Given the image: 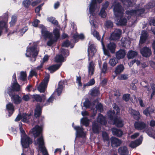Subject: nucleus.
I'll use <instances>...</instances> for the list:
<instances>
[{"label":"nucleus","instance_id":"e433bc0d","mask_svg":"<svg viewBox=\"0 0 155 155\" xmlns=\"http://www.w3.org/2000/svg\"><path fill=\"white\" fill-rule=\"evenodd\" d=\"M117 63L118 60L117 59L115 58L110 59L109 62L110 65L112 67L115 66Z\"/></svg>","mask_w":155,"mask_h":155},{"label":"nucleus","instance_id":"c03bdc74","mask_svg":"<svg viewBox=\"0 0 155 155\" xmlns=\"http://www.w3.org/2000/svg\"><path fill=\"white\" fill-rule=\"evenodd\" d=\"M147 133L150 137L155 138V130L154 131L151 129H149L147 131Z\"/></svg>","mask_w":155,"mask_h":155},{"label":"nucleus","instance_id":"c756f323","mask_svg":"<svg viewBox=\"0 0 155 155\" xmlns=\"http://www.w3.org/2000/svg\"><path fill=\"white\" fill-rule=\"evenodd\" d=\"M31 117L30 115L27 114H23L21 115V120L23 122L28 123Z\"/></svg>","mask_w":155,"mask_h":155},{"label":"nucleus","instance_id":"6e6d98bb","mask_svg":"<svg viewBox=\"0 0 155 155\" xmlns=\"http://www.w3.org/2000/svg\"><path fill=\"white\" fill-rule=\"evenodd\" d=\"M31 3V2L29 0H25L23 2V4L25 7H28Z\"/></svg>","mask_w":155,"mask_h":155},{"label":"nucleus","instance_id":"864d4df0","mask_svg":"<svg viewBox=\"0 0 155 155\" xmlns=\"http://www.w3.org/2000/svg\"><path fill=\"white\" fill-rule=\"evenodd\" d=\"M54 97L53 95L51 97L46 101V103L44 105V106H45L49 104L50 103H51L54 100Z\"/></svg>","mask_w":155,"mask_h":155},{"label":"nucleus","instance_id":"e2e57ef3","mask_svg":"<svg viewBox=\"0 0 155 155\" xmlns=\"http://www.w3.org/2000/svg\"><path fill=\"white\" fill-rule=\"evenodd\" d=\"M153 92L151 95V98H152L154 95L155 94V84H152L151 86Z\"/></svg>","mask_w":155,"mask_h":155},{"label":"nucleus","instance_id":"f257e3e1","mask_svg":"<svg viewBox=\"0 0 155 155\" xmlns=\"http://www.w3.org/2000/svg\"><path fill=\"white\" fill-rule=\"evenodd\" d=\"M113 11L115 16V21L116 24L118 25H125L129 20L132 15H139L143 13L144 10L143 9H140L137 10H128L126 12V16H123L124 9L118 3H115L114 5Z\"/></svg>","mask_w":155,"mask_h":155},{"label":"nucleus","instance_id":"a211bd4d","mask_svg":"<svg viewBox=\"0 0 155 155\" xmlns=\"http://www.w3.org/2000/svg\"><path fill=\"white\" fill-rule=\"evenodd\" d=\"M118 152L120 155H127L129 153L128 149L125 146L120 147L118 149Z\"/></svg>","mask_w":155,"mask_h":155},{"label":"nucleus","instance_id":"a19ab883","mask_svg":"<svg viewBox=\"0 0 155 155\" xmlns=\"http://www.w3.org/2000/svg\"><path fill=\"white\" fill-rule=\"evenodd\" d=\"M6 108L9 111V112H12L11 114L13 113L14 110V106L13 104L11 103H9L7 104L6 106Z\"/></svg>","mask_w":155,"mask_h":155},{"label":"nucleus","instance_id":"9b49d317","mask_svg":"<svg viewBox=\"0 0 155 155\" xmlns=\"http://www.w3.org/2000/svg\"><path fill=\"white\" fill-rule=\"evenodd\" d=\"M121 34V30L119 29H116L111 34L110 37V39L114 41L118 40L120 37Z\"/></svg>","mask_w":155,"mask_h":155},{"label":"nucleus","instance_id":"ddd939ff","mask_svg":"<svg viewBox=\"0 0 155 155\" xmlns=\"http://www.w3.org/2000/svg\"><path fill=\"white\" fill-rule=\"evenodd\" d=\"M97 51V50L94 45H91L88 46V54L89 60L91 57H92Z\"/></svg>","mask_w":155,"mask_h":155},{"label":"nucleus","instance_id":"9d476101","mask_svg":"<svg viewBox=\"0 0 155 155\" xmlns=\"http://www.w3.org/2000/svg\"><path fill=\"white\" fill-rule=\"evenodd\" d=\"M42 130V127L36 125L35 127L30 130V133L32 134L35 137H36L39 135L40 136Z\"/></svg>","mask_w":155,"mask_h":155},{"label":"nucleus","instance_id":"20e7f679","mask_svg":"<svg viewBox=\"0 0 155 155\" xmlns=\"http://www.w3.org/2000/svg\"><path fill=\"white\" fill-rule=\"evenodd\" d=\"M39 28L41 29L42 35L44 38L45 39L47 38L49 39L47 43V45L49 46H51L56 41L57 39L53 37L52 33L47 31L46 28L44 25H40Z\"/></svg>","mask_w":155,"mask_h":155},{"label":"nucleus","instance_id":"c85d7f7f","mask_svg":"<svg viewBox=\"0 0 155 155\" xmlns=\"http://www.w3.org/2000/svg\"><path fill=\"white\" fill-rule=\"evenodd\" d=\"M97 120V122L101 124L104 125L105 124V118L101 114H99L98 115Z\"/></svg>","mask_w":155,"mask_h":155},{"label":"nucleus","instance_id":"7c9ffc66","mask_svg":"<svg viewBox=\"0 0 155 155\" xmlns=\"http://www.w3.org/2000/svg\"><path fill=\"white\" fill-rule=\"evenodd\" d=\"M124 68L122 64L118 65L115 70V73L116 74H119L122 72L124 70Z\"/></svg>","mask_w":155,"mask_h":155},{"label":"nucleus","instance_id":"4be33fe9","mask_svg":"<svg viewBox=\"0 0 155 155\" xmlns=\"http://www.w3.org/2000/svg\"><path fill=\"white\" fill-rule=\"evenodd\" d=\"M108 3L107 2H106L103 5V7L101 10L100 14V15L102 17L105 18L106 17V14L105 12V9L108 7Z\"/></svg>","mask_w":155,"mask_h":155},{"label":"nucleus","instance_id":"338daca9","mask_svg":"<svg viewBox=\"0 0 155 155\" xmlns=\"http://www.w3.org/2000/svg\"><path fill=\"white\" fill-rule=\"evenodd\" d=\"M61 53L63 54L65 56H67L69 54L68 51L67 50H64L63 49H62L61 50Z\"/></svg>","mask_w":155,"mask_h":155},{"label":"nucleus","instance_id":"f03ea898","mask_svg":"<svg viewBox=\"0 0 155 155\" xmlns=\"http://www.w3.org/2000/svg\"><path fill=\"white\" fill-rule=\"evenodd\" d=\"M114 110L112 111H109L108 112L107 115L110 120H114V124L118 127H122L124 125V123L120 118H117V115L120 113V109L115 104L113 105Z\"/></svg>","mask_w":155,"mask_h":155},{"label":"nucleus","instance_id":"7ed1b4c3","mask_svg":"<svg viewBox=\"0 0 155 155\" xmlns=\"http://www.w3.org/2000/svg\"><path fill=\"white\" fill-rule=\"evenodd\" d=\"M96 0H92L89 6V12L91 14L90 16V21L91 25L93 28L97 27V23L95 19V16L98 9L95 8Z\"/></svg>","mask_w":155,"mask_h":155},{"label":"nucleus","instance_id":"aec40b11","mask_svg":"<svg viewBox=\"0 0 155 155\" xmlns=\"http://www.w3.org/2000/svg\"><path fill=\"white\" fill-rule=\"evenodd\" d=\"M135 128L137 130H142L144 129L146 125L145 124L142 122H136L134 124Z\"/></svg>","mask_w":155,"mask_h":155},{"label":"nucleus","instance_id":"bf43d9fd","mask_svg":"<svg viewBox=\"0 0 155 155\" xmlns=\"http://www.w3.org/2000/svg\"><path fill=\"white\" fill-rule=\"evenodd\" d=\"M101 44L102 45L103 48V49L104 50V54L105 55H107L109 57L110 56V53H109L108 51H106L105 49L104 48V44L103 43V42L102 41H101Z\"/></svg>","mask_w":155,"mask_h":155},{"label":"nucleus","instance_id":"37998d69","mask_svg":"<svg viewBox=\"0 0 155 155\" xmlns=\"http://www.w3.org/2000/svg\"><path fill=\"white\" fill-rule=\"evenodd\" d=\"M81 123L86 126H87L89 125V120L86 118H83L81 119Z\"/></svg>","mask_w":155,"mask_h":155},{"label":"nucleus","instance_id":"69168bd1","mask_svg":"<svg viewBox=\"0 0 155 155\" xmlns=\"http://www.w3.org/2000/svg\"><path fill=\"white\" fill-rule=\"evenodd\" d=\"M76 81L79 86L81 87L82 86V84L81 82V77H77Z\"/></svg>","mask_w":155,"mask_h":155},{"label":"nucleus","instance_id":"5701e85b","mask_svg":"<svg viewBox=\"0 0 155 155\" xmlns=\"http://www.w3.org/2000/svg\"><path fill=\"white\" fill-rule=\"evenodd\" d=\"M129 113L134 117L136 119L138 120L140 118V114L139 112L136 111L132 108L129 109Z\"/></svg>","mask_w":155,"mask_h":155},{"label":"nucleus","instance_id":"79ce46f5","mask_svg":"<svg viewBox=\"0 0 155 155\" xmlns=\"http://www.w3.org/2000/svg\"><path fill=\"white\" fill-rule=\"evenodd\" d=\"M64 58L62 55H58L55 58V61L57 62L64 61Z\"/></svg>","mask_w":155,"mask_h":155},{"label":"nucleus","instance_id":"58836bf2","mask_svg":"<svg viewBox=\"0 0 155 155\" xmlns=\"http://www.w3.org/2000/svg\"><path fill=\"white\" fill-rule=\"evenodd\" d=\"M74 38L75 39L76 42L77 41V39L80 38L81 39H83L84 38V36L83 34H81L78 35L77 33H76L73 36Z\"/></svg>","mask_w":155,"mask_h":155},{"label":"nucleus","instance_id":"473e14b6","mask_svg":"<svg viewBox=\"0 0 155 155\" xmlns=\"http://www.w3.org/2000/svg\"><path fill=\"white\" fill-rule=\"evenodd\" d=\"M61 64H57L51 66L48 68V69L51 73H53L58 70L61 66Z\"/></svg>","mask_w":155,"mask_h":155},{"label":"nucleus","instance_id":"4c0bfd02","mask_svg":"<svg viewBox=\"0 0 155 155\" xmlns=\"http://www.w3.org/2000/svg\"><path fill=\"white\" fill-rule=\"evenodd\" d=\"M84 106L86 108H90L92 109L93 108V107L94 106L95 104H90L89 101L88 100H86L84 103Z\"/></svg>","mask_w":155,"mask_h":155},{"label":"nucleus","instance_id":"09e8293b","mask_svg":"<svg viewBox=\"0 0 155 155\" xmlns=\"http://www.w3.org/2000/svg\"><path fill=\"white\" fill-rule=\"evenodd\" d=\"M95 83V81L94 79H91L88 83L84 85V87L85 88L86 86H89L93 85Z\"/></svg>","mask_w":155,"mask_h":155},{"label":"nucleus","instance_id":"c9c22d12","mask_svg":"<svg viewBox=\"0 0 155 155\" xmlns=\"http://www.w3.org/2000/svg\"><path fill=\"white\" fill-rule=\"evenodd\" d=\"M137 54V53L135 51H129L127 54L128 58L129 59L134 58Z\"/></svg>","mask_w":155,"mask_h":155},{"label":"nucleus","instance_id":"bb28decb","mask_svg":"<svg viewBox=\"0 0 155 155\" xmlns=\"http://www.w3.org/2000/svg\"><path fill=\"white\" fill-rule=\"evenodd\" d=\"M154 110L153 108L148 107L143 110V113L146 116H150V114L154 112Z\"/></svg>","mask_w":155,"mask_h":155},{"label":"nucleus","instance_id":"2f4dec72","mask_svg":"<svg viewBox=\"0 0 155 155\" xmlns=\"http://www.w3.org/2000/svg\"><path fill=\"white\" fill-rule=\"evenodd\" d=\"M107 47V49L109 50L111 53H114V52L116 46L114 43H110L108 44Z\"/></svg>","mask_w":155,"mask_h":155},{"label":"nucleus","instance_id":"6e6552de","mask_svg":"<svg viewBox=\"0 0 155 155\" xmlns=\"http://www.w3.org/2000/svg\"><path fill=\"white\" fill-rule=\"evenodd\" d=\"M34 143L36 146H38L39 149L42 152L43 155H48L44 146V141L42 135L36 140H35Z\"/></svg>","mask_w":155,"mask_h":155},{"label":"nucleus","instance_id":"49530a36","mask_svg":"<svg viewBox=\"0 0 155 155\" xmlns=\"http://www.w3.org/2000/svg\"><path fill=\"white\" fill-rule=\"evenodd\" d=\"M27 75L26 72L22 71L20 73V79L23 81H25L26 80Z\"/></svg>","mask_w":155,"mask_h":155},{"label":"nucleus","instance_id":"0e129e2a","mask_svg":"<svg viewBox=\"0 0 155 155\" xmlns=\"http://www.w3.org/2000/svg\"><path fill=\"white\" fill-rule=\"evenodd\" d=\"M30 98V97L28 94L24 95L22 97L23 100L25 101H28Z\"/></svg>","mask_w":155,"mask_h":155},{"label":"nucleus","instance_id":"13d9d810","mask_svg":"<svg viewBox=\"0 0 155 155\" xmlns=\"http://www.w3.org/2000/svg\"><path fill=\"white\" fill-rule=\"evenodd\" d=\"M130 94H124L123 97V100L126 101H128L130 99Z\"/></svg>","mask_w":155,"mask_h":155},{"label":"nucleus","instance_id":"f704fd0d","mask_svg":"<svg viewBox=\"0 0 155 155\" xmlns=\"http://www.w3.org/2000/svg\"><path fill=\"white\" fill-rule=\"evenodd\" d=\"M41 109L40 106H37L35 110L34 114L35 116L37 117L39 116L41 114Z\"/></svg>","mask_w":155,"mask_h":155},{"label":"nucleus","instance_id":"774afa93","mask_svg":"<svg viewBox=\"0 0 155 155\" xmlns=\"http://www.w3.org/2000/svg\"><path fill=\"white\" fill-rule=\"evenodd\" d=\"M150 25H153L155 26V18H151L149 22Z\"/></svg>","mask_w":155,"mask_h":155},{"label":"nucleus","instance_id":"1a4fd4ad","mask_svg":"<svg viewBox=\"0 0 155 155\" xmlns=\"http://www.w3.org/2000/svg\"><path fill=\"white\" fill-rule=\"evenodd\" d=\"M49 74H46L44 80L38 87V90L40 92H45L49 81Z\"/></svg>","mask_w":155,"mask_h":155},{"label":"nucleus","instance_id":"412c9836","mask_svg":"<svg viewBox=\"0 0 155 155\" xmlns=\"http://www.w3.org/2000/svg\"><path fill=\"white\" fill-rule=\"evenodd\" d=\"M142 137H141L138 140L135 141H132L130 145V146L133 148H134L140 145L142 142Z\"/></svg>","mask_w":155,"mask_h":155},{"label":"nucleus","instance_id":"39448f33","mask_svg":"<svg viewBox=\"0 0 155 155\" xmlns=\"http://www.w3.org/2000/svg\"><path fill=\"white\" fill-rule=\"evenodd\" d=\"M34 46L33 47H28L26 50L25 54L26 56L27 57H31L30 60L32 62H34L35 61V57L38 54V50L37 48L36 43L34 42Z\"/></svg>","mask_w":155,"mask_h":155},{"label":"nucleus","instance_id":"6ab92c4d","mask_svg":"<svg viewBox=\"0 0 155 155\" xmlns=\"http://www.w3.org/2000/svg\"><path fill=\"white\" fill-rule=\"evenodd\" d=\"M126 54V52L124 50L120 49L116 53V57L118 59H120L124 58Z\"/></svg>","mask_w":155,"mask_h":155},{"label":"nucleus","instance_id":"a18cd8bd","mask_svg":"<svg viewBox=\"0 0 155 155\" xmlns=\"http://www.w3.org/2000/svg\"><path fill=\"white\" fill-rule=\"evenodd\" d=\"M128 78V75L125 74H122L119 75L117 78L119 80H125L127 79Z\"/></svg>","mask_w":155,"mask_h":155},{"label":"nucleus","instance_id":"603ef678","mask_svg":"<svg viewBox=\"0 0 155 155\" xmlns=\"http://www.w3.org/2000/svg\"><path fill=\"white\" fill-rule=\"evenodd\" d=\"M102 137L104 141H109V137L106 132H103L102 134Z\"/></svg>","mask_w":155,"mask_h":155},{"label":"nucleus","instance_id":"4d7b16f0","mask_svg":"<svg viewBox=\"0 0 155 155\" xmlns=\"http://www.w3.org/2000/svg\"><path fill=\"white\" fill-rule=\"evenodd\" d=\"M122 2L124 5L127 6L131 5V4L130 0H122Z\"/></svg>","mask_w":155,"mask_h":155},{"label":"nucleus","instance_id":"b1692460","mask_svg":"<svg viewBox=\"0 0 155 155\" xmlns=\"http://www.w3.org/2000/svg\"><path fill=\"white\" fill-rule=\"evenodd\" d=\"M64 85V82L61 81L58 84V87L56 90V91L57 92L58 95H59L61 94Z\"/></svg>","mask_w":155,"mask_h":155},{"label":"nucleus","instance_id":"de8ad7c7","mask_svg":"<svg viewBox=\"0 0 155 155\" xmlns=\"http://www.w3.org/2000/svg\"><path fill=\"white\" fill-rule=\"evenodd\" d=\"M17 18V16L15 15H13L12 16L11 21L10 22L11 26H13L15 24Z\"/></svg>","mask_w":155,"mask_h":155},{"label":"nucleus","instance_id":"5fc2aeb1","mask_svg":"<svg viewBox=\"0 0 155 155\" xmlns=\"http://www.w3.org/2000/svg\"><path fill=\"white\" fill-rule=\"evenodd\" d=\"M107 64L106 62H105L103 64V68L101 70L102 72L104 73H105L107 70Z\"/></svg>","mask_w":155,"mask_h":155},{"label":"nucleus","instance_id":"2eb2a0df","mask_svg":"<svg viewBox=\"0 0 155 155\" xmlns=\"http://www.w3.org/2000/svg\"><path fill=\"white\" fill-rule=\"evenodd\" d=\"M11 94V97L12 101L15 104H18L21 103L22 99L21 97L17 94Z\"/></svg>","mask_w":155,"mask_h":155},{"label":"nucleus","instance_id":"ea45409f","mask_svg":"<svg viewBox=\"0 0 155 155\" xmlns=\"http://www.w3.org/2000/svg\"><path fill=\"white\" fill-rule=\"evenodd\" d=\"M91 34L98 40H100V36L99 35V33L96 31L95 29H91Z\"/></svg>","mask_w":155,"mask_h":155},{"label":"nucleus","instance_id":"0eeeda50","mask_svg":"<svg viewBox=\"0 0 155 155\" xmlns=\"http://www.w3.org/2000/svg\"><path fill=\"white\" fill-rule=\"evenodd\" d=\"M12 85L8 88V93L10 96L15 91H19L20 89V85L17 83L16 81V74L14 73L12 76Z\"/></svg>","mask_w":155,"mask_h":155},{"label":"nucleus","instance_id":"052dcab7","mask_svg":"<svg viewBox=\"0 0 155 155\" xmlns=\"http://www.w3.org/2000/svg\"><path fill=\"white\" fill-rule=\"evenodd\" d=\"M155 6V3L154 2H152L148 3L147 6V8H152Z\"/></svg>","mask_w":155,"mask_h":155},{"label":"nucleus","instance_id":"3c124183","mask_svg":"<svg viewBox=\"0 0 155 155\" xmlns=\"http://www.w3.org/2000/svg\"><path fill=\"white\" fill-rule=\"evenodd\" d=\"M54 35H55V38L58 39L59 37V30L56 28L54 29L53 31Z\"/></svg>","mask_w":155,"mask_h":155},{"label":"nucleus","instance_id":"dca6fc26","mask_svg":"<svg viewBox=\"0 0 155 155\" xmlns=\"http://www.w3.org/2000/svg\"><path fill=\"white\" fill-rule=\"evenodd\" d=\"M111 143L112 147H115L119 146L121 144L122 142L117 138L112 137L111 138Z\"/></svg>","mask_w":155,"mask_h":155},{"label":"nucleus","instance_id":"4468645a","mask_svg":"<svg viewBox=\"0 0 155 155\" xmlns=\"http://www.w3.org/2000/svg\"><path fill=\"white\" fill-rule=\"evenodd\" d=\"M142 55L144 57H147L150 56L151 54V50L147 47H144L140 51Z\"/></svg>","mask_w":155,"mask_h":155},{"label":"nucleus","instance_id":"680f3d73","mask_svg":"<svg viewBox=\"0 0 155 155\" xmlns=\"http://www.w3.org/2000/svg\"><path fill=\"white\" fill-rule=\"evenodd\" d=\"M105 25L107 28L112 27L113 25V23L110 21H108L106 22Z\"/></svg>","mask_w":155,"mask_h":155},{"label":"nucleus","instance_id":"423d86ee","mask_svg":"<svg viewBox=\"0 0 155 155\" xmlns=\"http://www.w3.org/2000/svg\"><path fill=\"white\" fill-rule=\"evenodd\" d=\"M20 130L21 133V143L23 148H28L32 143L31 139L25 134L21 126L20 125Z\"/></svg>","mask_w":155,"mask_h":155},{"label":"nucleus","instance_id":"8fccbe9b","mask_svg":"<svg viewBox=\"0 0 155 155\" xmlns=\"http://www.w3.org/2000/svg\"><path fill=\"white\" fill-rule=\"evenodd\" d=\"M99 94L98 90L96 89H93L91 91V94L92 96H96Z\"/></svg>","mask_w":155,"mask_h":155},{"label":"nucleus","instance_id":"a878e982","mask_svg":"<svg viewBox=\"0 0 155 155\" xmlns=\"http://www.w3.org/2000/svg\"><path fill=\"white\" fill-rule=\"evenodd\" d=\"M33 98L36 101L41 102H44L45 99V97L44 96H40L39 95L35 94L33 96Z\"/></svg>","mask_w":155,"mask_h":155},{"label":"nucleus","instance_id":"72a5a7b5","mask_svg":"<svg viewBox=\"0 0 155 155\" xmlns=\"http://www.w3.org/2000/svg\"><path fill=\"white\" fill-rule=\"evenodd\" d=\"M92 130L93 132L95 133H98L100 130V126L98 124L94 122L93 124Z\"/></svg>","mask_w":155,"mask_h":155},{"label":"nucleus","instance_id":"f8f14e48","mask_svg":"<svg viewBox=\"0 0 155 155\" xmlns=\"http://www.w3.org/2000/svg\"><path fill=\"white\" fill-rule=\"evenodd\" d=\"M74 129L76 130L77 136L81 137H85L86 135V132L84 131V129L81 127H73Z\"/></svg>","mask_w":155,"mask_h":155},{"label":"nucleus","instance_id":"cd10ccee","mask_svg":"<svg viewBox=\"0 0 155 155\" xmlns=\"http://www.w3.org/2000/svg\"><path fill=\"white\" fill-rule=\"evenodd\" d=\"M112 131L113 134L117 137H121L123 134V132L120 130L113 128L112 129Z\"/></svg>","mask_w":155,"mask_h":155},{"label":"nucleus","instance_id":"f3484780","mask_svg":"<svg viewBox=\"0 0 155 155\" xmlns=\"http://www.w3.org/2000/svg\"><path fill=\"white\" fill-rule=\"evenodd\" d=\"M95 66V64L93 61H91L89 62L88 66V72L89 76H91L93 74Z\"/></svg>","mask_w":155,"mask_h":155},{"label":"nucleus","instance_id":"393cba45","mask_svg":"<svg viewBox=\"0 0 155 155\" xmlns=\"http://www.w3.org/2000/svg\"><path fill=\"white\" fill-rule=\"evenodd\" d=\"M147 37L148 35L147 31H143L142 32L141 35L140 37L139 44H142L145 42Z\"/></svg>","mask_w":155,"mask_h":155}]
</instances>
